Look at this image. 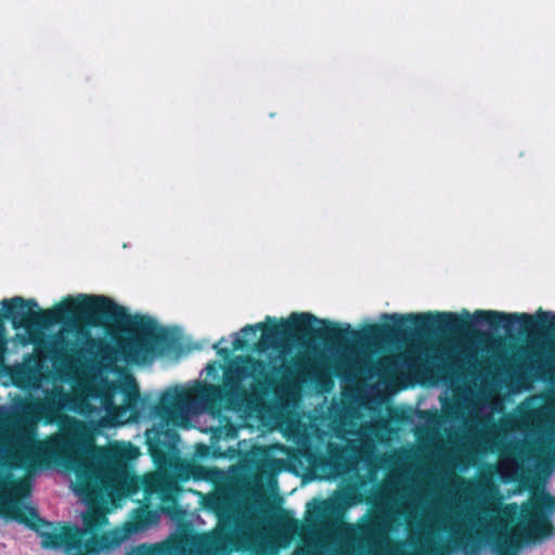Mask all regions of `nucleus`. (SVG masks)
Instances as JSON below:
<instances>
[{"instance_id":"nucleus-30","label":"nucleus","mask_w":555,"mask_h":555,"mask_svg":"<svg viewBox=\"0 0 555 555\" xmlns=\"http://www.w3.org/2000/svg\"><path fill=\"white\" fill-rule=\"evenodd\" d=\"M212 455H214L215 457H219V456H222V453H221L220 451H216V450H215V451H214V453H212Z\"/></svg>"},{"instance_id":"nucleus-2","label":"nucleus","mask_w":555,"mask_h":555,"mask_svg":"<svg viewBox=\"0 0 555 555\" xmlns=\"http://www.w3.org/2000/svg\"><path fill=\"white\" fill-rule=\"evenodd\" d=\"M384 320L361 331L349 324L340 325L320 320L309 312H293L286 320L274 318V344L288 341H321L340 347L350 343L379 345L405 340L415 335L433 332L442 334H469L476 325H488L491 330L503 328L506 333L517 330L525 339L520 363L512 375L515 385L528 389L532 382L552 383L555 377V312L539 309L535 313H507L496 310H476L463 317L454 312L385 313Z\"/></svg>"},{"instance_id":"nucleus-21","label":"nucleus","mask_w":555,"mask_h":555,"mask_svg":"<svg viewBox=\"0 0 555 555\" xmlns=\"http://www.w3.org/2000/svg\"><path fill=\"white\" fill-rule=\"evenodd\" d=\"M427 550L429 555H443L449 551V546L444 543H439L437 545L428 543Z\"/></svg>"},{"instance_id":"nucleus-29","label":"nucleus","mask_w":555,"mask_h":555,"mask_svg":"<svg viewBox=\"0 0 555 555\" xmlns=\"http://www.w3.org/2000/svg\"><path fill=\"white\" fill-rule=\"evenodd\" d=\"M335 373H336V375H338V376H343V375H344V373H343V371H341V365H337V366H336V371H335Z\"/></svg>"},{"instance_id":"nucleus-7","label":"nucleus","mask_w":555,"mask_h":555,"mask_svg":"<svg viewBox=\"0 0 555 555\" xmlns=\"http://www.w3.org/2000/svg\"><path fill=\"white\" fill-rule=\"evenodd\" d=\"M402 366L420 377L428 378H452L462 372L463 364L454 358H442L438 356L429 357L427 353L422 357L421 353L409 351L400 356Z\"/></svg>"},{"instance_id":"nucleus-4","label":"nucleus","mask_w":555,"mask_h":555,"mask_svg":"<svg viewBox=\"0 0 555 555\" xmlns=\"http://www.w3.org/2000/svg\"><path fill=\"white\" fill-rule=\"evenodd\" d=\"M3 514L34 530L41 538L43 548L64 547L68 555H96L119 545L125 539L118 530L100 533L107 524V517L103 509L93 506L82 515V528L65 524L61 531L55 528L53 531L42 530L43 527H52L53 522L41 518L34 506L10 503Z\"/></svg>"},{"instance_id":"nucleus-3","label":"nucleus","mask_w":555,"mask_h":555,"mask_svg":"<svg viewBox=\"0 0 555 555\" xmlns=\"http://www.w3.org/2000/svg\"><path fill=\"white\" fill-rule=\"evenodd\" d=\"M292 370L287 365L272 366L262 359L243 356L223 372L221 385L197 382L188 389L165 391L155 406L156 415L166 423L180 425L188 420L192 405L199 403L209 412L237 410L249 401L284 388Z\"/></svg>"},{"instance_id":"nucleus-16","label":"nucleus","mask_w":555,"mask_h":555,"mask_svg":"<svg viewBox=\"0 0 555 555\" xmlns=\"http://www.w3.org/2000/svg\"><path fill=\"white\" fill-rule=\"evenodd\" d=\"M279 532L285 537H293L301 529V522L294 518L286 509H281L275 518Z\"/></svg>"},{"instance_id":"nucleus-20","label":"nucleus","mask_w":555,"mask_h":555,"mask_svg":"<svg viewBox=\"0 0 555 555\" xmlns=\"http://www.w3.org/2000/svg\"><path fill=\"white\" fill-rule=\"evenodd\" d=\"M162 547L157 544L142 543L132 547L127 555H159Z\"/></svg>"},{"instance_id":"nucleus-9","label":"nucleus","mask_w":555,"mask_h":555,"mask_svg":"<svg viewBox=\"0 0 555 555\" xmlns=\"http://www.w3.org/2000/svg\"><path fill=\"white\" fill-rule=\"evenodd\" d=\"M179 435L170 429H154L146 434L149 453L157 467H167L171 463L170 453L176 448Z\"/></svg>"},{"instance_id":"nucleus-24","label":"nucleus","mask_w":555,"mask_h":555,"mask_svg":"<svg viewBox=\"0 0 555 555\" xmlns=\"http://www.w3.org/2000/svg\"><path fill=\"white\" fill-rule=\"evenodd\" d=\"M470 537L467 535L465 532H459L457 534L454 535L453 541L456 544L466 545Z\"/></svg>"},{"instance_id":"nucleus-28","label":"nucleus","mask_w":555,"mask_h":555,"mask_svg":"<svg viewBox=\"0 0 555 555\" xmlns=\"http://www.w3.org/2000/svg\"><path fill=\"white\" fill-rule=\"evenodd\" d=\"M548 461L555 467V450L550 453Z\"/></svg>"},{"instance_id":"nucleus-10","label":"nucleus","mask_w":555,"mask_h":555,"mask_svg":"<svg viewBox=\"0 0 555 555\" xmlns=\"http://www.w3.org/2000/svg\"><path fill=\"white\" fill-rule=\"evenodd\" d=\"M159 514L150 507L149 502L142 503L140 506L131 511L129 519L124 524L122 535L128 537L142 532L150 527L158 524Z\"/></svg>"},{"instance_id":"nucleus-5","label":"nucleus","mask_w":555,"mask_h":555,"mask_svg":"<svg viewBox=\"0 0 555 555\" xmlns=\"http://www.w3.org/2000/svg\"><path fill=\"white\" fill-rule=\"evenodd\" d=\"M489 511L499 515L493 538L496 555H517L522 543H537L555 534V496L544 489L533 492L521 507L509 503Z\"/></svg>"},{"instance_id":"nucleus-27","label":"nucleus","mask_w":555,"mask_h":555,"mask_svg":"<svg viewBox=\"0 0 555 555\" xmlns=\"http://www.w3.org/2000/svg\"><path fill=\"white\" fill-rule=\"evenodd\" d=\"M464 359H465V362H466L470 367L476 369V362H477V361H476V358H475V356H474L473 353H470V352H469V353H465Z\"/></svg>"},{"instance_id":"nucleus-12","label":"nucleus","mask_w":555,"mask_h":555,"mask_svg":"<svg viewBox=\"0 0 555 555\" xmlns=\"http://www.w3.org/2000/svg\"><path fill=\"white\" fill-rule=\"evenodd\" d=\"M131 479L135 480L137 485V489L133 491V494H137L140 490H142L145 502H150L170 481L166 476L159 473L147 474L142 478L133 474Z\"/></svg>"},{"instance_id":"nucleus-17","label":"nucleus","mask_w":555,"mask_h":555,"mask_svg":"<svg viewBox=\"0 0 555 555\" xmlns=\"http://www.w3.org/2000/svg\"><path fill=\"white\" fill-rule=\"evenodd\" d=\"M121 390V382H107L99 391V398L103 406L107 410L118 409L115 403V396Z\"/></svg>"},{"instance_id":"nucleus-25","label":"nucleus","mask_w":555,"mask_h":555,"mask_svg":"<svg viewBox=\"0 0 555 555\" xmlns=\"http://www.w3.org/2000/svg\"><path fill=\"white\" fill-rule=\"evenodd\" d=\"M224 338H221L218 343L214 345V349L217 350V353L223 358H228L230 356V350L228 348H219V344H221Z\"/></svg>"},{"instance_id":"nucleus-23","label":"nucleus","mask_w":555,"mask_h":555,"mask_svg":"<svg viewBox=\"0 0 555 555\" xmlns=\"http://www.w3.org/2000/svg\"><path fill=\"white\" fill-rule=\"evenodd\" d=\"M248 346V340L244 337H235L232 341V349L234 351L243 350Z\"/></svg>"},{"instance_id":"nucleus-14","label":"nucleus","mask_w":555,"mask_h":555,"mask_svg":"<svg viewBox=\"0 0 555 555\" xmlns=\"http://www.w3.org/2000/svg\"><path fill=\"white\" fill-rule=\"evenodd\" d=\"M176 492L177 487L172 481H169L168 485L156 495L160 501L159 509L166 515L177 516L180 513Z\"/></svg>"},{"instance_id":"nucleus-15","label":"nucleus","mask_w":555,"mask_h":555,"mask_svg":"<svg viewBox=\"0 0 555 555\" xmlns=\"http://www.w3.org/2000/svg\"><path fill=\"white\" fill-rule=\"evenodd\" d=\"M501 455L503 456V461L505 463H511L515 465L516 469L522 470V467L517 463L516 460L524 461V459L530 456L529 449L525 446V443L516 441L506 443L501 449Z\"/></svg>"},{"instance_id":"nucleus-18","label":"nucleus","mask_w":555,"mask_h":555,"mask_svg":"<svg viewBox=\"0 0 555 555\" xmlns=\"http://www.w3.org/2000/svg\"><path fill=\"white\" fill-rule=\"evenodd\" d=\"M10 489L16 495L24 496L29 491V485L23 479H12L11 475L0 478V490Z\"/></svg>"},{"instance_id":"nucleus-11","label":"nucleus","mask_w":555,"mask_h":555,"mask_svg":"<svg viewBox=\"0 0 555 555\" xmlns=\"http://www.w3.org/2000/svg\"><path fill=\"white\" fill-rule=\"evenodd\" d=\"M301 455L310 466L328 472L337 467L343 459L341 450L336 444L328 446V453L322 454L311 449L301 450Z\"/></svg>"},{"instance_id":"nucleus-19","label":"nucleus","mask_w":555,"mask_h":555,"mask_svg":"<svg viewBox=\"0 0 555 555\" xmlns=\"http://www.w3.org/2000/svg\"><path fill=\"white\" fill-rule=\"evenodd\" d=\"M363 534L369 539L380 538L385 533V528L379 517L372 518L363 528Z\"/></svg>"},{"instance_id":"nucleus-6","label":"nucleus","mask_w":555,"mask_h":555,"mask_svg":"<svg viewBox=\"0 0 555 555\" xmlns=\"http://www.w3.org/2000/svg\"><path fill=\"white\" fill-rule=\"evenodd\" d=\"M138 455L139 449L130 442L105 450L94 466L77 470V492L91 505L107 499L119 506L137 489L130 463Z\"/></svg>"},{"instance_id":"nucleus-8","label":"nucleus","mask_w":555,"mask_h":555,"mask_svg":"<svg viewBox=\"0 0 555 555\" xmlns=\"http://www.w3.org/2000/svg\"><path fill=\"white\" fill-rule=\"evenodd\" d=\"M209 506L217 514L218 527L206 537V545L216 551L237 546L240 530L235 517L227 508L225 500L212 496Z\"/></svg>"},{"instance_id":"nucleus-1","label":"nucleus","mask_w":555,"mask_h":555,"mask_svg":"<svg viewBox=\"0 0 555 555\" xmlns=\"http://www.w3.org/2000/svg\"><path fill=\"white\" fill-rule=\"evenodd\" d=\"M0 310V372L22 390H36L42 380V361L34 354L24 356L22 363L7 364L9 338L4 321L10 320L17 333L15 339L23 346L43 343V331L57 323L91 327L101 326L115 343L112 346L104 338L92 337L88 330L78 331L83 337L80 347L74 346L62 334H55L46 347L54 363L68 365L82 359L92 358L101 363L114 364L122 359L128 364L150 362L168 343V335L157 322L147 315L129 314L127 309L113 299L101 295H68L51 309H40L34 298L21 296L4 299Z\"/></svg>"},{"instance_id":"nucleus-26","label":"nucleus","mask_w":555,"mask_h":555,"mask_svg":"<svg viewBox=\"0 0 555 555\" xmlns=\"http://www.w3.org/2000/svg\"><path fill=\"white\" fill-rule=\"evenodd\" d=\"M333 511V504L326 502V501H323L321 502V505L319 507V511H318V514L321 515V514H327V513H332Z\"/></svg>"},{"instance_id":"nucleus-13","label":"nucleus","mask_w":555,"mask_h":555,"mask_svg":"<svg viewBox=\"0 0 555 555\" xmlns=\"http://www.w3.org/2000/svg\"><path fill=\"white\" fill-rule=\"evenodd\" d=\"M120 393L124 396L122 406L120 409L125 412L130 411L137 414L142 399L139 386L132 376H128L121 382Z\"/></svg>"},{"instance_id":"nucleus-22","label":"nucleus","mask_w":555,"mask_h":555,"mask_svg":"<svg viewBox=\"0 0 555 555\" xmlns=\"http://www.w3.org/2000/svg\"><path fill=\"white\" fill-rule=\"evenodd\" d=\"M194 454L198 459H206L211 454V448L205 443H197Z\"/></svg>"}]
</instances>
